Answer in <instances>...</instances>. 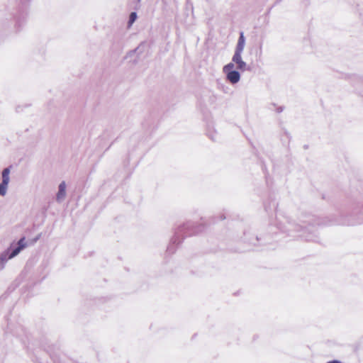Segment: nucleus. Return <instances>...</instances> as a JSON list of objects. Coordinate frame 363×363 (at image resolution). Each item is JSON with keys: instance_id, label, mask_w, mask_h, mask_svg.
Instances as JSON below:
<instances>
[{"instance_id": "1", "label": "nucleus", "mask_w": 363, "mask_h": 363, "mask_svg": "<svg viewBox=\"0 0 363 363\" xmlns=\"http://www.w3.org/2000/svg\"><path fill=\"white\" fill-rule=\"evenodd\" d=\"M234 67L233 63H229L224 66L223 71L227 74V79L233 84H235L240 80V74L237 71H233L232 69Z\"/></svg>"}, {"instance_id": "2", "label": "nucleus", "mask_w": 363, "mask_h": 363, "mask_svg": "<svg viewBox=\"0 0 363 363\" xmlns=\"http://www.w3.org/2000/svg\"><path fill=\"white\" fill-rule=\"evenodd\" d=\"M241 53L242 52H235L233 57V61L237 65V68L238 69L244 70L245 69L246 64L242 60Z\"/></svg>"}, {"instance_id": "3", "label": "nucleus", "mask_w": 363, "mask_h": 363, "mask_svg": "<svg viewBox=\"0 0 363 363\" xmlns=\"http://www.w3.org/2000/svg\"><path fill=\"white\" fill-rule=\"evenodd\" d=\"M18 246L14 249L12 252L9 255V259H11L16 256L23 249H24L26 246V243L25 242V238H22L18 242Z\"/></svg>"}, {"instance_id": "4", "label": "nucleus", "mask_w": 363, "mask_h": 363, "mask_svg": "<svg viewBox=\"0 0 363 363\" xmlns=\"http://www.w3.org/2000/svg\"><path fill=\"white\" fill-rule=\"evenodd\" d=\"M244 46H245V38H244L243 33L241 32L240 38L238 39L235 52H242L244 49Z\"/></svg>"}, {"instance_id": "5", "label": "nucleus", "mask_w": 363, "mask_h": 363, "mask_svg": "<svg viewBox=\"0 0 363 363\" xmlns=\"http://www.w3.org/2000/svg\"><path fill=\"white\" fill-rule=\"evenodd\" d=\"M66 184L65 182H62L59 186V191L57 195V200H61L65 196Z\"/></svg>"}, {"instance_id": "6", "label": "nucleus", "mask_w": 363, "mask_h": 363, "mask_svg": "<svg viewBox=\"0 0 363 363\" xmlns=\"http://www.w3.org/2000/svg\"><path fill=\"white\" fill-rule=\"evenodd\" d=\"M9 174H10V169L9 168H6L3 170L2 172V183L9 184Z\"/></svg>"}, {"instance_id": "7", "label": "nucleus", "mask_w": 363, "mask_h": 363, "mask_svg": "<svg viewBox=\"0 0 363 363\" xmlns=\"http://www.w3.org/2000/svg\"><path fill=\"white\" fill-rule=\"evenodd\" d=\"M136 18H137L136 13L135 12H132L130 14V17H129L128 27H130L132 26V24L135 22Z\"/></svg>"}, {"instance_id": "8", "label": "nucleus", "mask_w": 363, "mask_h": 363, "mask_svg": "<svg viewBox=\"0 0 363 363\" xmlns=\"http://www.w3.org/2000/svg\"><path fill=\"white\" fill-rule=\"evenodd\" d=\"M8 185L4 183L0 184V195L4 196L6 192Z\"/></svg>"}, {"instance_id": "9", "label": "nucleus", "mask_w": 363, "mask_h": 363, "mask_svg": "<svg viewBox=\"0 0 363 363\" xmlns=\"http://www.w3.org/2000/svg\"><path fill=\"white\" fill-rule=\"evenodd\" d=\"M328 363H341V362L337 360H333V361L329 362Z\"/></svg>"}]
</instances>
